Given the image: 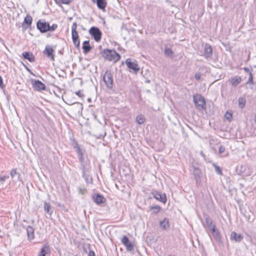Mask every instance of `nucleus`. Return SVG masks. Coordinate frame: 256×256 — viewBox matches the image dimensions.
<instances>
[{"instance_id": "f257e3e1", "label": "nucleus", "mask_w": 256, "mask_h": 256, "mask_svg": "<svg viewBox=\"0 0 256 256\" xmlns=\"http://www.w3.org/2000/svg\"><path fill=\"white\" fill-rule=\"evenodd\" d=\"M101 54L105 59L114 62L119 60L120 58V54L114 50L104 49L101 52Z\"/></svg>"}, {"instance_id": "f03ea898", "label": "nucleus", "mask_w": 256, "mask_h": 256, "mask_svg": "<svg viewBox=\"0 0 256 256\" xmlns=\"http://www.w3.org/2000/svg\"><path fill=\"white\" fill-rule=\"evenodd\" d=\"M77 24L74 22L72 26V36L74 44L76 48L80 47V41L78 32L76 31Z\"/></svg>"}, {"instance_id": "7ed1b4c3", "label": "nucleus", "mask_w": 256, "mask_h": 256, "mask_svg": "<svg viewBox=\"0 0 256 256\" xmlns=\"http://www.w3.org/2000/svg\"><path fill=\"white\" fill-rule=\"evenodd\" d=\"M194 102L196 107L200 109L204 108L206 102L204 98L200 94H196L193 96Z\"/></svg>"}, {"instance_id": "20e7f679", "label": "nucleus", "mask_w": 256, "mask_h": 256, "mask_svg": "<svg viewBox=\"0 0 256 256\" xmlns=\"http://www.w3.org/2000/svg\"><path fill=\"white\" fill-rule=\"evenodd\" d=\"M89 33L96 42H98L100 40L102 33L98 28L92 27L89 30Z\"/></svg>"}, {"instance_id": "39448f33", "label": "nucleus", "mask_w": 256, "mask_h": 256, "mask_svg": "<svg viewBox=\"0 0 256 256\" xmlns=\"http://www.w3.org/2000/svg\"><path fill=\"white\" fill-rule=\"evenodd\" d=\"M37 28L42 33H45L50 30V24L44 20H40L36 23Z\"/></svg>"}, {"instance_id": "423d86ee", "label": "nucleus", "mask_w": 256, "mask_h": 256, "mask_svg": "<svg viewBox=\"0 0 256 256\" xmlns=\"http://www.w3.org/2000/svg\"><path fill=\"white\" fill-rule=\"evenodd\" d=\"M126 64L130 70H132L136 73L140 70L137 62L135 60H132L131 58H128L126 61Z\"/></svg>"}, {"instance_id": "0eeeda50", "label": "nucleus", "mask_w": 256, "mask_h": 256, "mask_svg": "<svg viewBox=\"0 0 256 256\" xmlns=\"http://www.w3.org/2000/svg\"><path fill=\"white\" fill-rule=\"evenodd\" d=\"M104 81L109 88H112L113 86V78L112 74L110 72H106L104 75Z\"/></svg>"}, {"instance_id": "6e6552de", "label": "nucleus", "mask_w": 256, "mask_h": 256, "mask_svg": "<svg viewBox=\"0 0 256 256\" xmlns=\"http://www.w3.org/2000/svg\"><path fill=\"white\" fill-rule=\"evenodd\" d=\"M212 54L213 50L212 46L208 44H205L204 46V56L207 60H210L212 58Z\"/></svg>"}, {"instance_id": "1a4fd4ad", "label": "nucleus", "mask_w": 256, "mask_h": 256, "mask_svg": "<svg viewBox=\"0 0 256 256\" xmlns=\"http://www.w3.org/2000/svg\"><path fill=\"white\" fill-rule=\"evenodd\" d=\"M33 88L38 91H41L46 89V86L39 80H30Z\"/></svg>"}, {"instance_id": "9d476101", "label": "nucleus", "mask_w": 256, "mask_h": 256, "mask_svg": "<svg viewBox=\"0 0 256 256\" xmlns=\"http://www.w3.org/2000/svg\"><path fill=\"white\" fill-rule=\"evenodd\" d=\"M152 194L154 197L157 200L166 204V197L165 194H161L156 190H152Z\"/></svg>"}, {"instance_id": "9b49d317", "label": "nucleus", "mask_w": 256, "mask_h": 256, "mask_svg": "<svg viewBox=\"0 0 256 256\" xmlns=\"http://www.w3.org/2000/svg\"><path fill=\"white\" fill-rule=\"evenodd\" d=\"M122 242L126 246V250L131 252L134 250V244L129 240L128 238L124 236L122 239Z\"/></svg>"}, {"instance_id": "f8f14e48", "label": "nucleus", "mask_w": 256, "mask_h": 256, "mask_svg": "<svg viewBox=\"0 0 256 256\" xmlns=\"http://www.w3.org/2000/svg\"><path fill=\"white\" fill-rule=\"evenodd\" d=\"M10 176L12 182H16L20 180V174L17 171L16 168H12L10 172Z\"/></svg>"}, {"instance_id": "ddd939ff", "label": "nucleus", "mask_w": 256, "mask_h": 256, "mask_svg": "<svg viewBox=\"0 0 256 256\" xmlns=\"http://www.w3.org/2000/svg\"><path fill=\"white\" fill-rule=\"evenodd\" d=\"M54 50L50 48L49 46H46L45 48V50L44 51V54H46V56L52 60H54V56L53 54Z\"/></svg>"}, {"instance_id": "4468645a", "label": "nucleus", "mask_w": 256, "mask_h": 256, "mask_svg": "<svg viewBox=\"0 0 256 256\" xmlns=\"http://www.w3.org/2000/svg\"><path fill=\"white\" fill-rule=\"evenodd\" d=\"M92 199L97 204H104L106 200V198L102 195L100 194H93Z\"/></svg>"}, {"instance_id": "2eb2a0df", "label": "nucleus", "mask_w": 256, "mask_h": 256, "mask_svg": "<svg viewBox=\"0 0 256 256\" xmlns=\"http://www.w3.org/2000/svg\"><path fill=\"white\" fill-rule=\"evenodd\" d=\"M32 17L29 15H27L24 18V22L22 24V28L26 30L28 27L30 26L32 24Z\"/></svg>"}, {"instance_id": "dca6fc26", "label": "nucleus", "mask_w": 256, "mask_h": 256, "mask_svg": "<svg viewBox=\"0 0 256 256\" xmlns=\"http://www.w3.org/2000/svg\"><path fill=\"white\" fill-rule=\"evenodd\" d=\"M230 240L236 242H241L244 237L242 234H237L235 232H232L230 234Z\"/></svg>"}, {"instance_id": "f3484780", "label": "nucleus", "mask_w": 256, "mask_h": 256, "mask_svg": "<svg viewBox=\"0 0 256 256\" xmlns=\"http://www.w3.org/2000/svg\"><path fill=\"white\" fill-rule=\"evenodd\" d=\"M25 59L28 60L30 62H34L35 60V57L30 52H24L22 54Z\"/></svg>"}, {"instance_id": "a211bd4d", "label": "nucleus", "mask_w": 256, "mask_h": 256, "mask_svg": "<svg viewBox=\"0 0 256 256\" xmlns=\"http://www.w3.org/2000/svg\"><path fill=\"white\" fill-rule=\"evenodd\" d=\"M160 227L163 230H166L170 228L169 220L167 218H164L162 221L160 222Z\"/></svg>"}, {"instance_id": "6ab92c4d", "label": "nucleus", "mask_w": 256, "mask_h": 256, "mask_svg": "<svg viewBox=\"0 0 256 256\" xmlns=\"http://www.w3.org/2000/svg\"><path fill=\"white\" fill-rule=\"evenodd\" d=\"M28 238L29 240H32L34 238V229L31 226H28L26 228Z\"/></svg>"}, {"instance_id": "aec40b11", "label": "nucleus", "mask_w": 256, "mask_h": 256, "mask_svg": "<svg viewBox=\"0 0 256 256\" xmlns=\"http://www.w3.org/2000/svg\"><path fill=\"white\" fill-rule=\"evenodd\" d=\"M82 48L84 54H87L88 52H90V51L92 50V48L90 45L88 40H86L82 44Z\"/></svg>"}, {"instance_id": "412c9836", "label": "nucleus", "mask_w": 256, "mask_h": 256, "mask_svg": "<svg viewBox=\"0 0 256 256\" xmlns=\"http://www.w3.org/2000/svg\"><path fill=\"white\" fill-rule=\"evenodd\" d=\"M193 174L196 182L200 180L201 170L199 168L194 167Z\"/></svg>"}, {"instance_id": "4be33fe9", "label": "nucleus", "mask_w": 256, "mask_h": 256, "mask_svg": "<svg viewBox=\"0 0 256 256\" xmlns=\"http://www.w3.org/2000/svg\"><path fill=\"white\" fill-rule=\"evenodd\" d=\"M241 78L238 76H236L230 80V82L232 86H236L241 82Z\"/></svg>"}, {"instance_id": "5701e85b", "label": "nucleus", "mask_w": 256, "mask_h": 256, "mask_svg": "<svg viewBox=\"0 0 256 256\" xmlns=\"http://www.w3.org/2000/svg\"><path fill=\"white\" fill-rule=\"evenodd\" d=\"M96 4L98 8L104 10L107 5L106 0H96Z\"/></svg>"}, {"instance_id": "b1692460", "label": "nucleus", "mask_w": 256, "mask_h": 256, "mask_svg": "<svg viewBox=\"0 0 256 256\" xmlns=\"http://www.w3.org/2000/svg\"><path fill=\"white\" fill-rule=\"evenodd\" d=\"M205 221L206 226L209 228V229L211 228L213 226H216V224H214L211 218H210L208 216H207L205 218Z\"/></svg>"}, {"instance_id": "393cba45", "label": "nucleus", "mask_w": 256, "mask_h": 256, "mask_svg": "<svg viewBox=\"0 0 256 256\" xmlns=\"http://www.w3.org/2000/svg\"><path fill=\"white\" fill-rule=\"evenodd\" d=\"M48 250L49 248L48 246H44L39 252L38 256H46Z\"/></svg>"}, {"instance_id": "a878e982", "label": "nucleus", "mask_w": 256, "mask_h": 256, "mask_svg": "<svg viewBox=\"0 0 256 256\" xmlns=\"http://www.w3.org/2000/svg\"><path fill=\"white\" fill-rule=\"evenodd\" d=\"M150 210H152V214H156L160 212L161 207L158 205L156 206H152L150 208Z\"/></svg>"}, {"instance_id": "bb28decb", "label": "nucleus", "mask_w": 256, "mask_h": 256, "mask_svg": "<svg viewBox=\"0 0 256 256\" xmlns=\"http://www.w3.org/2000/svg\"><path fill=\"white\" fill-rule=\"evenodd\" d=\"M145 122V118L144 115L140 114L136 118V122L139 124H142Z\"/></svg>"}, {"instance_id": "cd10ccee", "label": "nucleus", "mask_w": 256, "mask_h": 256, "mask_svg": "<svg viewBox=\"0 0 256 256\" xmlns=\"http://www.w3.org/2000/svg\"><path fill=\"white\" fill-rule=\"evenodd\" d=\"M51 206L49 203L44 202V210L48 214H51L52 212L50 211Z\"/></svg>"}, {"instance_id": "c85d7f7f", "label": "nucleus", "mask_w": 256, "mask_h": 256, "mask_svg": "<svg viewBox=\"0 0 256 256\" xmlns=\"http://www.w3.org/2000/svg\"><path fill=\"white\" fill-rule=\"evenodd\" d=\"M239 107L242 108L245 105L246 100L242 97H240L238 99Z\"/></svg>"}, {"instance_id": "c756f323", "label": "nucleus", "mask_w": 256, "mask_h": 256, "mask_svg": "<svg viewBox=\"0 0 256 256\" xmlns=\"http://www.w3.org/2000/svg\"><path fill=\"white\" fill-rule=\"evenodd\" d=\"M212 235L216 240L220 241L221 238L218 230H216Z\"/></svg>"}, {"instance_id": "7c9ffc66", "label": "nucleus", "mask_w": 256, "mask_h": 256, "mask_svg": "<svg viewBox=\"0 0 256 256\" xmlns=\"http://www.w3.org/2000/svg\"><path fill=\"white\" fill-rule=\"evenodd\" d=\"M224 118L226 120H227L228 122H230L232 118V115L231 112H227L224 114Z\"/></svg>"}, {"instance_id": "2f4dec72", "label": "nucleus", "mask_w": 256, "mask_h": 256, "mask_svg": "<svg viewBox=\"0 0 256 256\" xmlns=\"http://www.w3.org/2000/svg\"><path fill=\"white\" fill-rule=\"evenodd\" d=\"M213 166L214 167L215 171L218 174L222 175V171L221 168L219 166L216 165V164H213Z\"/></svg>"}, {"instance_id": "473e14b6", "label": "nucleus", "mask_w": 256, "mask_h": 256, "mask_svg": "<svg viewBox=\"0 0 256 256\" xmlns=\"http://www.w3.org/2000/svg\"><path fill=\"white\" fill-rule=\"evenodd\" d=\"M164 54L166 56H170L173 54V52L170 48H166L164 50Z\"/></svg>"}, {"instance_id": "72a5a7b5", "label": "nucleus", "mask_w": 256, "mask_h": 256, "mask_svg": "<svg viewBox=\"0 0 256 256\" xmlns=\"http://www.w3.org/2000/svg\"><path fill=\"white\" fill-rule=\"evenodd\" d=\"M78 193L81 194H85L87 192L86 189L85 188H78Z\"/></svg>"}, {"instance_id": "f704fd0d", "label": "nucleus", "mask_w": 256, "mask_h": 256, "mask_svg": "<svg viewBox=\"0 0 256 256\" xmlns=\"http://www.w3.org/2000/svg\"><path fill=\"white\" fill-rule=\"evenodd\" d=\"M248 84H253V76L251 72L249 73V78L247 82Z\"/></svg>"}, {"instance_id": "c9c22d12", "label": "nucleus", "mask_w": 256, "mask_h": 256, "mask_svg": "<svg viewBox=\"0 0 256 256\" xmlns=\"http://www.w3.org/2000/svg\"><path fill=\"white\" fill-rule=\"evenodd\" d=\"M58 28V25L56 24H54L52 26H50V30H48V31H54L55 30H56Z\"/></svg>"}, {"instance_id": "e433bc0d", "label": "nucleus", "mask_w": 256, "mask_h": 256, "mask_svg": "<svg viewBox=\"0 0 256 256\" xmlns=\"http://www.w3.org/2000/svg\"><path fill=\"white\" fill-rule=\"evenodd\" d=\"M72 144L74 148H77L78 146H79L78 143L74 139L72 140Z\"/></svg>"}, {"instance_id": "4c0bfd02", "label": "nucleus", "mask_w": 256, "mask_h": 256, "mask_svg": "<svg viewBox=\"0 0 256 256\" xmlns=\"http://www.w3.org/2000/svg\"><path fill=\"white\" fill-rule=\"evenodd\" d=\"M225 151V147L222 145H220L218 148V152L220 154H222Z\"/></svg>"}, {"instance_id": "58836bf2", "label": "nucleus", "mask_w": 256, "mask_h": 256, "mask_svg": "<svg viewBox=\"0 0 256 256\" xmlns=\"http://www.w3.org/2000/svg\"><path fill=\"white\" fill-rule=\"evenodd\" d=\"M76 94L80 98H82L84 96V94L82 90H78V92H76Z\"/></svg>"}, {"instance_id": "ea45409f", "label": "nucleus", "mask_w": 256, "mask_h": 256, "mask_svg": "<svg viewBox=\"0 0 256 256\" xmlns=\"http://www.w3.org/2000/svg\"><path fill=\"white\" fill-rule=\"evenodd\" d=\"M74 149L76 150V152L78 154H82V152L80 146H78L77 148H74Z\"/></svg>"}, {"instance_id": "a19ab883", "label": "nucleus", "mask_w": 256, "mask_h": 256, "mask_svg": "<svg viewBox=\"0 0 256 256\" xmlns=\"http://www.w3.org/2000/svg\"><path fill=\"white\" fill-rule=\"evenodd\" d=\"M78 158H79L80 162L81 163H82L83 162H84V156H83V154H78Z\"/></svg>"}, {"instance_id": "79ce46f5", "label": "nucleus", "mask_w": 256, "mask_h": 256, "mask_svg": "<svg viewBox=\"0 0 256 256\" xmlns=\"http://www.w3.org/2000/svg\"><path fill=\"white\" fill-rule=\"evenodd\" d=\"M201 74L199 72H197L195 74L194 77L196 80H199L201 77Z\"/></svg>"}, {"instance_id": "37998d69", "label": "nucleus", "mask_w": 256, "mask_h": 256, "mask_svg": "<svg viewBox=\"0 0 256 256\" xmlns=\"http://www.w3.org/2000/svg\"><path fill=\"white\" fill-rule=\"evenodd\" d=\"M212 232V234H214L216 230H218L216 228V226H213L210 229Z\"/></svg>"}, {"instance_id": "c03bdc74", "label": "nucleus", "mask_w": 256, "mask_h": 256, "mask_svg": "<svg viewBox=\"0 0 256 256\" xmlns=\"http://www.w3.org/2000/svg\"><path fill=\"white\" fill-rule=\"evenodd\" d=\"M62 4H68L70 2V0H60Z\"/></svg>"}, {"instance_id": "a18cd8bd", "label": "nucleus", "mask_w": 256, "mask_h": 256, "mask_svg": "<svg viewBox=\"0 0 256 256\" xmlns=\"http://www.w3.org/2000/svg\"><path fill=\"white\" fill-rule=\"evenodd\" d=\"M4 86V85L3 84V80H2V79L1 77V76H0V88H2Z\"/></svg>"}, {"instance_id": "49530a36", "label": "nucleus", "mask_w": 256, "mask_h": 256, "mask_svg": "<svg viewBox=\"0 0 256 256\" xmlns=\"http://www.w3.org/2000/svg\"><path fill=\"white\" fill-rule=\"evenodd\" d=\"M88 256H96L94 251L90 250Z\"/></svg>"}, {"instance_id": "de8ad7c7", "label": "nucleus", "mask_w": 256, "mask_h": 256, "mask_svg": "<svg viewBox=\"0 0 256 256\" xmlns=\"http://www.w3.org/2000/svg\"><path fill=\"white\" fill-rule=\"evenodd\" d=\"M6 180H4V178H3V176H0V182L2 183V184H3L4 182H5Z\"/></svg>"}, {"instance_id": "09e8293b", "label": "nucleus", "mask_w": 256, "mask_h": 256, "mask_svg": "<svg viewBox=\"0 0 256 256\" xmlns=\"http://www.w3.org/2000/svg\"><path fill=\"white\" fill-rule=\"evenodd\" d=\"M26 70L32 74L34 75V76H35V74L31 71V70L28 68H26Z\"/></svg>"}, {"instance_id": "8fccbe9b", "label": "nucleus", "mask_w": 256, "mask_h": 256, "mask_svg": "<svg viewBox=\"0 0 256 256\" xmlns=\"http://www.w3.org/2000/svg\"><path fill=\"white\" fill-rule=\"evenodd\" d=\"M69 105H72V104H76L77 103L76 102H66Z\"/></svg>"}, {"instance_id": "3c124183", "label": "nucleus", "mask_w": 256, "mask_h": 256, "mask_svg": "<svg viewBox=\"0 0 256 256\" xmlns=\"http://www.w3.org/2000/svg\"><path fill=\"white\" fill-rule=\"evenodd\" d=\"M2 176L4 178L5 180L8 179L10 178L9 176H7V175H4V176Z\"/></svg>"}, {"instance_id": "603ef678", "label": "nucleus", "mask_w": 256, "mask_h": 256, "mask_svg": "<svg viewBox=\"0 0 256 256\" xmlns=\"http://www.w3.org/2000/svg\"><path fill=\"white\" fill-rule=\"evenodd\" d=\"M244 70L246 72H248L250 71L249 68L246 67L244 68Z\"/></svg>"}, {"instance_id": "864d4df0", "label": "nucleus", "mask_w": 256, "mask_h": 256, "mask_svg": "<svg viewBox=\"0 0 256 256\" xmlns=\"http://www.w3.org/2000/svg\"><path fill=\"white\" fill-rule=\"evenodd\" d=\"M200 155L203 156V157H205V156H204V154L203 152L202 151L200 153Z\"/></svg>"}, {"instance_id": "5fc2aeb1", "label": "nucleus", "mask_w": 256, "mask_h": 256, "mask_svg": "<svg viewBox=\"0 0 256 256\" xmlns=\"http://www.w3.org/2000/svg\"><path fill=\"white\" fill-rule=\"evenodd\" d=\"M59 53L62 54V50H60Z\"/></svg>"}, {"instance_id": "6e6d98bb", "label": "nucleus", "mask_w": 256, "mask_h": 256, "mask_svg": "<svg viewBox=\"0 0 256 256\" xmlns=\"http://www.w3.org/2000/svg\"><path fill=\"white\" fill-rule=\"evenodd\" d=\"M94 2H95V0H92Z\"/></svg>"}, {"instance_id": "4d7b16f0", "label": "nucleus", "mask_w": 256, "mask_h": 256, "mask_svg": "<svg viewBox=\"0 0 256 256\" xmlns=\"http://www.w3.org/2000/svg\"><path fill=\"white\" fill-rule=\"evenodd\" d=\"M84 170H83V174H84Z\"/></svg>"}]
</instances>
